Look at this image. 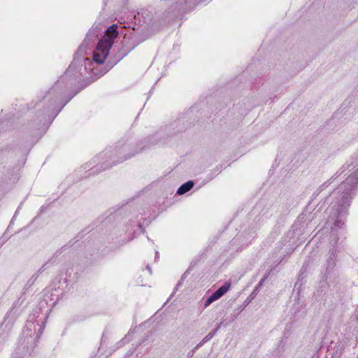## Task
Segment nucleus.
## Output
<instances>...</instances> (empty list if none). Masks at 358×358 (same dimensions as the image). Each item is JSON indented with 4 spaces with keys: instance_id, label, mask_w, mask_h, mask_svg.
Wrapping results in <instances>:
<instances>
[{
    "instance_id": "f257e3e1",
    "label": "nucleus",
    "mask_w": 358,
    "mask_h": 358,
    "mask_svg": "<svg viewBox=\"0 0 358 358\" xmlns=\"http://www.w3.org/2000/svg\"><path fill=\"white\" fill-rule=\"evenodd\" d=\"M117 28V26L116 24L110 26L102 39L99 42L94 52V60L96 63L102 64L106 59L113 41L118 35Z\"/></svg>"
},
{
    "instance_id": "f03ea898",
    "label": "nucleus",
    "mask_w": 358,
    "mask_h": 358,
    "mask_svg": "<svg viewBox=\"0 0 358 358\" xmlns=\"http://www.w3.org/2000/svg\"><path fill=\"white\" fill-rule=\"evenodd\" d=\"M230 287V283H225L221 287H220L215 293H213L206 301V306H209L213 301L220 298L224 294H225Z\"/></svg>"
},
{
    "instance_id": "7ed1b4c3",
    "label": "nucleus",
    "mask_w": 358,
    "mask_h": 358,
    "mask_svg": "<svg viewBox=\"0 0 358 358\" xmlns=\"http://www.w3.org/2000/svg\"><path fill=\"white\" fill-rule=\"evenodd\" d=\"M230 287V283H225L221 287H220L215 293H213L206 301V306H209L213 301L220 298L224 294H225Z\"/></svg>"
},
{
    "instance_id": "20e7f679",
    "label": "nucleus",
    "mask_w": 358,
    "mask_h": 358,
    "mask_svg": "<svg viewBox=\"0 0 358 358\" xmlns=\"http://www.w3.org/2000/svg\"><path fill=\"white\" fill-rule=\"evenodd\" d=\"M230 287V283H225L221 287H220L215 293H213L206 301V306H209L213 301L220 298L224 294H225Z\"/></svg>"
},
{
    "instance_id": "39448f33",
    "label": "nucleus",
    "mask_w": 358,
    "mask_h": 358,
    "mask_svg": "<svg viewBox=\"0 0 358 358\" xmlns=\"http://www.w3.org/2000/svg\"><path fill=\"white\" fill-rule=\"evenodd\" d=\"M193 185L194 184L192 181L185 182L178 188L177 193L180 195L184 194L192 188Z\"/></svg>"
}]
</instances>
